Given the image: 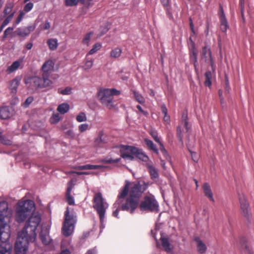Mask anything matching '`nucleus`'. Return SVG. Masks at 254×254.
Instances as JSON below:
<instances>
[{"mask_svg":"<svg viewBox=\"0 0 254 254\" xmlns=\"http://www.w3.org/2000/svg\"><path fill=\"white\" fill-rule=\"evenodd\" d=\"M54 64L51 60L46 62L42 66V69L43 71L42 76L48 78L50 76L49 71L53 70Z\"/></svg>","mask_w":254,"mask_h":254,"instance_id":"17","label":"nucleus"},{"mask_svg":"<svg viewBox=\"0 0 254 254\" xmlns=\"http://www.w3.org/2000/svg\"><path fill=\"white\" fill-rule=\"evenodd\" d=\"M102 167L101 165H94L90 164H86L84 165L79 166L77 167V169L79 170H95L99 169Z\"/></svg>","mask_w":254,"mask_h":254,"instance_id":"27","label":"nucleus"},{"mask_svg":"<svg viewBox=\"0 0 254 254\" xmlns=\"http://www.w3.org/2000/svg\"><path fill=\"white\" fill-rule=\"evenodd\" d=\"M0 142L3 144L7 145L11 144V141L9 139L5 138L3 135L0 139Z\"/></svg>","mask_w":254,"mask_h":254,"instance_id":"56","label":"nucleus"},{"mask_svg":"<svg viewBox=\"0 0 254 254\" xmlns=\"http://www.w3.org/2000/svg\"><path fill=\"white\" fill-rule=\"evenodd\" d=\"M136 108L144 115L147 116L148 115V112L147 111H144L140 105H137Z\"/></svg>","mask_w":254,"mask_h":254,"instance_id":"60","label":"nucleus"},{"mask_svg":"<svg viewBox=\"0 0 254 254\" xmlns=\"http://www.w3.org/2000/svg\"><path fill=\"white\" fill-rule=\"evenodd\" d=\"M39 237L42 243L46 246L50 245L52 241L49 236V229L47 227L42 228Z\"/></svg>","mask_w":254,"mask_h":254,"instance_id":"14","label":"nucleus"},{"mask_svg":"<svg viewBox=\"0 0 254 254\" xmlns=\"http://www.w3.org/2000/svg\"><path fill=\"white\" fill-rule=\"evenodd\" d=\"M161 108L162 112L164 114V115H167V109L166 106L164 104H163L161 106Z\"/></svg>","mask_w":254,"mask_h":254,"instance_id":"62","label":"nucleus"},{"mask_svg":"<svg viewBox=\"0 0 254 254\" xmlns=\"http://www.w3.org/2000/svg\"><path fill=\"white\" fill-rule=\"evenodd\" d=\"M13 30V28L11 27H9L7 28H6L4 32V33H3V35L2 36V39H5L7 37L8 35L11 34Z\"/></svg>","mask_w":254,"mask_h":254,"instance_id":"48","label":"nucleus"},{"mask_svg":"<svg viewBox=\"0 0 254 254\" xmlns=\"http://www.w3.org/2000/svg\"><path fill=\"white\" fill-rule=\"evenodd\" d=\"M150 134L151 135L154 140L159 144V145H161V144H162V143L160 140V138L158 136V133L156 131L151 130L150 132Z\"/></svg>","mask_w":254,"mask_h":254,"instance_id":"42","label":"nucleus"},{"mask_svg":"<svg viewBox=\"0 0 254 254\" xmlns=\"http://www.w3.org/2000/svg\"><path fill=\"white\" fill-rule=\"evenodd\" d=\"M193 241L195 243L196 250L199 254H205L207 248L205 244L199 237H194Z\"/></svg>","mask_w":254,"mask_h":254,"instance_id":"16","label":"nucleus"},{"mask_svg":"<svg viewBox=\"0 0 254 254\" xmlns=\"http://www.w3.org/2000/svg\"><path fill=\"white\" fill-rule=\"evenodd\" d=\"M220 29L222 32L226 33L229 26L228 25L227 19L220 20Z\"/></svg>","mask_w":254,"mask_h":254,"instance_id":"37","label":"nucleus"},{"mask_svg":"<svg viewBox=\"0 0 254 254\" xmlns=\"http://www.w3.org/2000/svg\"><path fill=\"white\" fill-rule=\"evenodd\" d=\"M225 90L226 91L229 93L230 90V86L229 85V79H228V76L225 75Z\"/></svg>","mask_w":254,"mask_h":254,"instance_id":"53","label":"nucleus"},{"mask_svg":"<svg viewBox=\"0 0 254 254\" xmlns=\"http://www.w3.org/2000/svg\"><path fill=\"white\" fill-rule=\"evenodd\" d=\"M59 93L63 95H69L71 93V88L67 87L64 89L62 90Z\"/></svg>","mask_w":254,"mask_h":254,"instance_id":"52","label":"nucleus"},{"mask_svg":"<svg viewBox=\"0 0 254 254\" xmlns=\"http://www.w3.org/2000/svg\"><path fill=\"white\" fill-rule=\"evenodd\" d=\"M73 189V186L69 183L66 191V201L69 205H74V199L73 196L71 195V192Z\"/></svg>","mask_w":254,"mask_h":254,"instance_id":"21","label":"nucleus"},{"mask_svg":"<svg viewBox=\"0 0 254 254\" xmlns=\"http://www.w3.org/2000/svg\"><path fill=\"white\" fill-rule=\"evenodd\" d=\"M25 13L23 11H21L19 13V14L18 15L15 22L16 24L19 23V22L21 21L22 19L23 18Z\"/></svg>","mask_w":254,"mask_h":254,"instance_id":"57","label":"nucleus"},{"mask_svg":"<svg viewBox=\"0 0 254 254\" xmlns=\"http://www.w3.org/2000/svg\"><path fill=\"white\" fill-rule=\"evenodd\" d=\"M240 247L242 249H244L245 250V252L247 253L248 254H251L252 253L251 249L248 246L247 244L245 243V238H242L240 240Z\"/></svg>","mask_w":254,"mask_h":254,"instance_id":"33","label":"nucleus"},{"mask_svg":"<svg viewBox=\"0 0 254 254\" xmlns=\"http://www.w3.org/2000/svg\"><path fill=\"white\" fill-rule=\"evenodd\" d=\"M93 33L92 32L87 33L82 40V43L88 45L89 42L90 40L91 36L93 35Z\"/></svg>","mask_w":254,"mask_h":254,"instance_id":"41","label":"nucleus"},{"mask_svg":"<svg viewBox=\"0 0 254 254\" xmlns=\"http://www.w3.org/2000/svg\"><path fill=\"white\" fill-rule=\"evenodd\" d=\"M60 120V117L58 113L53 114L50 118V122L51 124H54L58 123Z\"/></svg>","mask_w":254,"mask_h":254,"instance_id":"40","label":"nucleus"},{"mask_svg":"<svg viewBox=\"0 0 254 254\" xmlns=\"http://www.w3.org/2000/svg\"><path fill=\"white\" fill-rule=\"evenodd\" d=\"M22 62V60H17L14 62L11 65L7 67L6 71L8 73H11L15 71L19 68Z\"/></svg>","mask_w":254,"mask_h":254,"instance_id":"26","label":"nucleus"},{"mask_svg":"<svg viewBox=\"0 0 254 254\" xmlns=\"http://www.w3.org/2000/svg\"><path fill=\"white\" fill-rule=\"evenodd\" d=\"M102 135H103L102 132H100L99 134V136L95 139V142L96 144H100L101 143H105V141H104L102 138Z\"/></svg>","mask_w":254,"mask_h":254,"instance_id":"55","label":"nucleus"},{"mask_svg":"<svg viewBox=\"0 0 254 254\" xmlns=\"http://www.w3.org/2000/svg\"><path fill=\"white\" fill-rule=\"evenodd\" d=\"M12 246L10 243H4L0 244V254H10Z\"/></svg>","mask_w":254,"mask_h":254,"instance_id":"22","label":"nucleus"},{"mask_svg":"<svg viewBox=\"0 0 254 254\" xmlns=\"http://www.w3.org/2000/svg\"><path fill=\"white\" fill-rule=\"evenodd\" d=\"M76 121L78 122H82L87 120L86 115L83 112H80L76 118Z\"/></svg>","mask_w":254,"mask_h":254,"instance_id":"43","label":"nucleus"},{"mask_svg":"<svg viewBox=\"0 0 254 254\" xmlns=\"http://www.w3.org/2000/svg\"><path fill=\"white\" fill-rule=\"evenodd\" d=\"M205 81L204 85L206 86L210 87L212 84L211 79H212V73L210 71H206L204 74Z\"/></svg>","mask_w":254,"mask_h":254,"instance_id":"31","label":"nucleus"},{"mask_svg":"<svg viewBox=\"0 0 254 254\" xmlns=\"http://www.w3.org/2000/svg\"><path fill=\"white\" fill-rule=\"evenodd\" d=\"M11 116V113L8 107H2L0 108V118L7 119Z\"/></svg>","mask_w":254,"mask_h":254,"instance_id":"24","label":"nucleus"},{"mask_svg":"<svg viewBox=\"0 0 254 254\" xmlns=\"http://www.w3.org/2000/svg\"><path fill=\"white\" fill-rule=\"evenodd\" d=\"M190 153L191 154L192 160L195 162H197L198 160V158L197 156L196 153L195 152H193L192 151H190Z\"/></svg>","mask_w":254,"mask_h":254,"instance_id":"59","label":"nucleus"},{"mask_svg":"<svg viewBox=\"0 0 254 254\" xmlns=\"http://www.w3.org/2000/svg\"><path fill=\"white\" fill-rule=\"evenodd\" d=\"M25 28L27 32V33L28 34V35H29V34L31 32L34 30V29H35V25H30L27 27H25Z\"/></svg>","mask_w":254,"mask_h":254,"instance_id":"58","label":"nucleus"},{"mask_svg":"<svg viewBox=\"0 0 254 254\" xmlns=\"http://www.w3.org/2000/svg\"><path fill=\"white\" fill-rule=\"evenodd\" d=\"M161 245L165 251L167 252H170L171 251L170 248V243L168 238H161Z\"/></svg>","mask_w":254,"mask_h":254,"instance_id":"29","label":"nucleus"},{"mask_svg":"<svg viewBox=\"0 0 254 254\" xmlns=\"http://www.w3.org/2000/svg\"><path fill=\"white\" fill-rule=\"evenodd\" d=\"M10 236L9 227L6 224H4L2 226L0 227V241L1 244L4 243H8V241Z\"/></svg>","mask_w":254,"mask_h":254,"instance_id":"12","label":"nucleus"},{"mask_svg":"<svg viewBox=\"0 0 254 254\" xmlns=\"http://www.w3.org/2000/svg\"><path fill=\"white\" fill-rule=\"evenodd\" d=\"M34 98L32 96L28 97L25 101L23 103V106L27 108L29 106V105L33 101Z\"/></svg>","mask_w":254,"mask_h":254,"instance_id":"50","label":"nucleus"},{"mask_svg":"<svg viewBox=\"0 0 254 254\" xmlns=\"http://www.w3.org/2000/svg\"><path fill=\"white\" fill-rule=\"evenodd\" d=\"M14 13L15 12H13L6 17V18L3 20V21L2 23L3 24V25L6 26L10 22V21L13 18Z\"/></svg>","mask_w":254,"mask_h":254,"instance_id":"46","label":"nucleus"},{"mask_svg":"<svg viewBox=\"0 0 254 254\" xmlns=\"http://www.w3.org/2000/svg\"><path fill=\"white\" fill-rule=\"evenodd\" d=\"M201 59L205 62L209 63L212 67V70H214V61L210 48L208 46H205L202 48Z\"/></svg>","mask_w":254,"mask_h":254,"instance_id":"11","label":"nucleus"},{"mask_svg":"<svg viewBox=\"0 0 254 254\" xmlns=\"http://www.w3.org/2000/svg\"><path fill=\"white\" fill-rule=\"evenodd\" d=\"M129 182L127 181H126V184L124 187L120 190L117 197V200L114 204V207L116 208L115 210L113 212V216L119 218V212L122 210L124 211L122 206L124 203V199L127 197L128 192V187Z\"/></svg>","mask_w":254,"mask_h":254,"instance_id":"8","label":"nucleus"},{"mask_svg":"<svg viewBox=\"0 0 254 254\" xmlns=\"http://www.w3.org/2000/svg\"><path fill=\"white\" fill-rule=\"evenodd\" d=\"M202 189L204 195L209 198L211 201L214 202V199L209 184L207 183H204L202 186Z\"/></svg>","mask_w":254,"mask_h":254,"instance_id":"20","label":"nucleus"},{"mask_svg":"<svg viewBox=\"0 0 254 254\" xmlns=\"http://www.w3.org/2000/svg\"><path fill=\"white\" fill-rule=\"evenodd\" d=\"M239 4L240 6L241 15L243 18H244L245 10V0H240Z\"/></svg>","mask_w":254,"mask_h":254,"instance_id":"49","label":"nucleus"},{"mask_svg":"<svg viewBox=\"0 0 254 254\" xmlns=\"http://www.w3.org/2000/svg\"><path fill=\"white\" fill-rule=\"evenodd\" d=\"M159 146L160 151L162 153L165 160L171 162V157L168 153L163 143L161 144V145H160Z\"/></svg>","mask_w":254,"mask_h":254,"instance_id":"36","label":"nucleus"},{"mask_svg":"<svg viewBox=\"0 0 254 254\" xmlns=\"http://www.w3.org/2000/svg\"><path fill=\"white\" fill-rule=\"evenodd\" d=\"M120 152L123 158L130 161L133 160L134 158H137L144 162H147L149 160L148 156L144 153L142 149L135 147L122 145Z\"/></svg>","mask_w":254,"mask_h":254,"instance_id":"3","label":"nucleus"},{"mask_svg":"<svg viewBox=\"0 0 254 254\" xmlns=\"http://www.w3.org/2000/svg\"><path fill=\"white\" fill-rule=\"evenodd\" d=\"M78 3V0H65L64 1V4L66 6H76Z\"/></svg>","mask_w":254,"mask_h":254,"instance_id":"44","label":"nucleus"},{"mask_svg":"<svg viewBox=\"0 0 254 254\" xmlns=\"http://www.w3.org/2000/svg\"><path fill=\"white\" fill-rule=\"evenodd\" d=\"M78 128L80 132H83L88 129V125L87 124H81L79 126Z\"/></svg>","mask_w":254,"mask_h":254,"instance_id":"54","label":"nucleus"},{"mask_svg":"<svg viewBox=\"0 0 254 254\" xmlns=\"http://www.w3.org/2000/svg\"><path fill=\"white\" fill-rule=\"evenodd\" d=\"M132 92L134 97L137 102L141 104H143L145 103V99L140 94L135 90H133Z\"/></svg>","mask_w":254,"mask_h":254,"instance_id":"34","label":"nucleus"},{"mask_svg":"<svg viewBox=\"0 0 254 254\" xmlns=\"http://www.w3.org/2000/svg\"><path fill=\"white\" fill-rule=\"evenodd\" d=\"M47 44L51 50H55L58 47V40L56 39H50L47 41Z\"/></svg>","mask_w":254,"mask_h":254,"instance_id":"32","label":"nucleus"},{"mask_svg":"<svg viewBox=\"0 0 254 254\" xmlns=\"http://www.w3.org/2000/svg\"><path fill=\"white\" fill-rule=\"evenodd\" d=\"M190 40L191 42V46L189 50V56L190 61L193 63L195 68H196V63L197 62V51L195 48V44L192 41L191 38H190Z\"/></svg>","mask_w":254,"mask_h":254,"instance_id":"15","label":"nucleus"},{"mask_svg":"<svg viewBox=\"0 0 254 254\" xmlns=\"http://www.w3.org/2000/svg\"><path fill=\"white\" fill-rule=\"evenodd\" d=\"M24 82L28 88L31 89H37L50 87L52 81L48 78L42 76L41 78L38 76L29 77L25 78Z\"/></svg>","mask_w":254,"mask_h":254,"instance_id":"6","label":"nucleus"},{"mask_svg":"<svg viewBox=\"0 0 254 254\" xmlns=\"http://www.w3.org/2000/svg\"><path fill=\"white\" fill-rule=\"evenodd\" d=\"M8 208L7 204L2 201L0 202V221L2 222L4 221V217L6 215Z\"/></svg>","mask_w":254,"mask_h":254,"instance_id":"23","label":"nucleus"},{"mask_svg":"<svg viewBox=\"0 0 254 254\" xmlns=\"http://www.w3.org/2000/svg\"><path fill=\"white\" fill-rule=\"evenodd\" d=\"M76 222V216L72 211L70 212L67 207L64 212V220L62 227V233L65 237H68L72 234Z\"/></svg>","mask_w":254,"mask_h":254,"instance_id":"5","label":"nucleus"},{"mask_svg":"<svg viewBox=\"0 0 254 254\" xmlns=\"http://www.w3.org/2000/svg\"><path fill=\"white\" fill-rule=\"evenodd\" d=\"M13 6V4L11 2L6 3L3 12L4 16H6L7 15H9L10 13L12 12V10Z\"/></svg>","mask_w":254,"mask_h":254,"instance_id":"35","label":"nucleus"},{"mask_svg":"<svg viewBox=\"0 0 254 254\" xmlns=\"http://www.w3.org/2000/svg\"><path fill=\"white\" fill-rule=\"evenodd\" d=\"M140 210L157 212L159 211V204L154 196H145L139 203L138 206Z\"/></svg>","mask_w":254,"mask_h":254,"instance_id":"9","label":"nucleus"},{"mask_svg":"<svg viewBox=\"0 0 254 254\" xmlns=\"http://www.w3.org/2000/svg\"><path fill=\"white\" fill-rule=\"evenodd\" d=\"M93 0H86L85 5L87 7L92 6L94 4Z\"/></svg>","mask_w":254,"mask_h":254,"instance_id":"61","label":"nucleus"},{"mask_svg":"<svg viewBox=\"0 0 254 254\" xmlns=\"http://www.w3.org/2000/svg\"><path fill=\"white\" fill-rule=\"evenodd\" d=\"M239 201L241 209L244 216L246 217H248L250 215L249 204L247 202L245 196L244 194L239 195Z\"/></svg>","mask_w":254,"mask_h":254,"instance_id":"13","label":"nucleus"},{"mask_svg":"<svg viewBox=\"0 0 254 254\" xmlns=\"http://www.w3.org/2000/svg\"><path fill=\"white\" fill-rule=\"evenodd\" d=\"M60 254H71L70 252L67 250L65 249L64 250H63Z\"/></svg>","mask_w":254,"mask_h":254,"instance_id":"64","label":"nucleus"},{"mask_svg":"<svg viewBox=\"0 0 254 254\" xmlns=\"http://www.w3.org/2000/svg\"><path fill=\"white\" fill-rule=\"evenodd\" d=\"M188 113L187 111H184L182 114L180 124L177 128V134L180 141L183 143V132H188L190 126L188 121Z\"/></svg>","mask_w":254,"mask_h":254,"instance_id":"10","label":"nucleus"},{"mask_svg":"<svg viewBox=\"0 0 254 254\" xmlns=\"http://www.w3.org/2000/svg\"><path fill=\"white\" fill-rule=\"evenodd\" d=\"M102 47V45L100 43H95L92 48L89 51L88 54L93 55L98 51Z\"/></svg>","mask_w":254,"mask_h":254,"instance_id":"38","label":"nucleus"},{"mask_svg":"<svg viewBox=\"0 0 254 254\" xmlns=\"http://www.w3.org/2000/svg\"><path fill=\"white\" fill-rule=\"evenodd\" d=\"M50 28V23L49 21H47L45 22L43 29L44 30L49 29Z\"/></svg>","mask_w":254,"mask_h":254,"instance_id":"63","label":"nucleus"},{"mask_svg":"<svg viewBox=\"0 0 254 254\" xmlns=\"http://www.w3.org/2000/svg\"><path fill=\"white\" fill-rule=\"evenodd\" d=\"M218 15H219L220 20L227 19L226 16L225 15V13H224L223 6L221 4H219V10L218 12Z\"/></svg>","mask_w":254,"mask_h":254,"instance_id":"45","label":"nucleus"},{"mask_svg":"<svg viewBox=\"0 0 254 254\" xmlns=\"http://www.w3.org/2000/svg\"><path fill=\"white\" fill-rule=\"evenodd\" d=\"M34 6V4L32 2L27 3L24 6L23 10L25 12H28L32 10Z\"/></svg>","mask_w":254,"mask_h":254,"instance_id":"47","label":"nucleus"},{"mask_svg":"<svg viewBox=\"0 0 254 254\" xmlns=\"http://www.w3.org/2000/svg\"><path fill=\"white\" fill-rule=\"evenodd\" d=\"M15 33L19 36L24 37H26L28 35L27 33L25 28H18L15 31Z\"/></svg>","mask_w":254,"mask_h":254,"instance_id":"39","label":"nucleus"},{"mask_svg":"<svg viewBox=\"0 0 254 254\" xmlns=\"http://www.w3.org/2000/svg\"><path fill=\"white\" fill-rule=\"evenodd\" d=\"M148 184L144 182H138L130 184L128 187V194L122 206L124 210L133 213L138 207L140 198L142 193L147 189Z\"/></svg>","mask_w":254,"mask_h":254,"instance_id":"2","label":"nucleus"},{"mask_svg":"<svg viewBox=\"0 0 254 254\" xmlns=\"http://www.w3.org/2000/svg\"><path fill=\"white\" fill-rule=\"evenodd\" d=\"M122 53V50L119 47L112 49L110 53V57L112 59H117L119 58Z\"/></svg>","mask_w":254,"mask_h":254,"instance_id":"28","label":"nucleus"},{"mask_svg":"<svg viewBox=\"0 0 254 254\" xmlns=\"http://www.w3.org/2000/svg\"><path fill=\"white\" fill-rule=\"evenodd\" d=\"M144 142L150 150L157 155L159 154L158 149L152 140L145 138L144 139Z\"/></svg>","mask_w":254,"mask_h":254,"instance_id":"25","label":"nucleus"},{"mask_svg":"<svg viewBox=\"0 0 254 254\" xmlns=\"http://www.w3.org/2000/svg\"><path fill=\"white\" fill-rule=\"evenodd\" d=\"M92 65H93V61L92 60H91L87 61L85 63L83 68L85 70H88V69H90V68H91Z\"/></svg>","mask_w":254,"mask_h":254,"instance_id":"51","label":"nucleus"},{"mask_svg":"<svg viewBox=\"0 0 254 254\" xmlns=\"http://www.w3.org/2000/svg\"><path fill=\"white\" fill-rule=\"evenodd\" d=\"M93 207L97 211L100 218L101 225L103 224L105 215L108 204L104 201L101 193L98 192L95 194L93 200Z\"/></svg>","mask_w":254,"mask_h":254,"instance_id":"7","label":"nucleus"},{"mask_svg":"<svg viewBox=\"0 0 254 254\" xmlns=\"http://www.w3.org/2000/svg\"><path fill=\"white\" fill-rule=\"evenodd\" d=\"M69 109V106L67 103H63L59 105L57 108V111L62 114L67 113Z\"/></svg>","mask_w":254,"mask_h":254,"instance_id":"30","label":"nucleus"},{"mask_svg":"<svg viewBox=\"0 0 254 254\" xmlns=\"http://www.w3.org/2000/svg\"><path fill=\"white\" fill-rule=\"evenodd\" d=\"M120 93V91L116 89L100 88L98 91L97 98L102 104L111 109L114 107L113 96Z\"/></svg>","mask_w":254,"mask_h":254,"instance_id":"4","label":"nucleus"},{"mask_svg":"<svg viewBox=\"0 0 254 254\" xmlns=\"http://www.w3.org/2000/svg\"><path fill=\"white\" fill-rule=\"evenodd\" d=\"M21 80V76H16L10 81L9 84V89L10 90L11 93L13 94H16L17 92V88L19 85Z\"/></svg>","mask_w":254,"mask_h":254,"instance_id":"19","label":"nucleus"},{"mask_svg":"<svg viewBox=\"0 0 254 254\" xmlns=\"http://www.w3.org/2000/svg\"><path fill=\"white\" fill-rule=\"evenodd\" d=\"M146 166L149 173L150 178L154 181H156L159 176L158 170L150 163H146Z\"/></svg>","mask_w":254,"mask_h":254,"instance_id":"18","label":"nucleus"},{"mask_svg":"<svg viewBox=\"0 0 254 254\" xmlns=\"http://www.w3.org/2000/svg\"><path fill=\"white\" fill-rule=\"evenodd\" d=\"M35 203L31 200L19 201L16 206L15 219L17 222L25 224L17 238L15 244L16 254H25L29 242H34L36 238V230L40 224L41 218L40 215L34 214Z\"/></svg>","mask_w":254,"mask_h":254,"instance_id":"1","label":"nucleus"}]
</instances>
